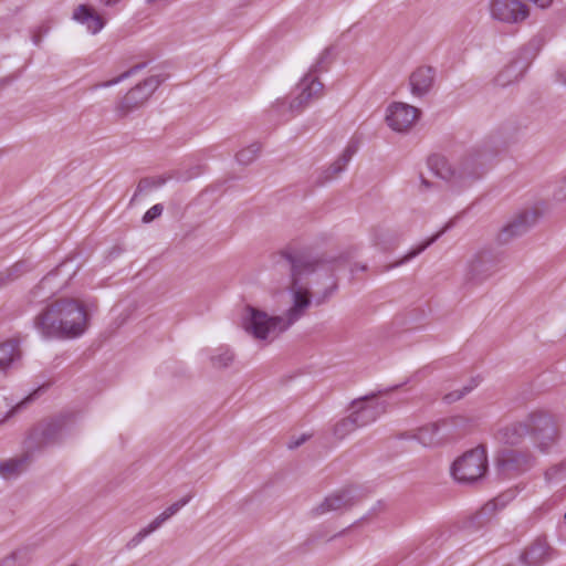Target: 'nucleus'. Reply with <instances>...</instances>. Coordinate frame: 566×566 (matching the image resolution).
I'll use <instances>...</instances> for the list:
<instances>
[{
    "label": "nucleus",
    "mask_w": 566,
    "mask_h": 566,
    "mask_svg": "<svg viewBox=\"0 0 566 566\" xmlns=\"http://www.w3.org/2000/svg\"><path fill=\"white\" fill-rule=\"evenodd\" d=\"M535 214L525 212L514 218L507 223L500 233V240L507 242L516 237L524 234L534 223Z\"/></svg>",
    "instance_id": "nucleus-19"
},
{
    "label": "nucleus",
    "mask_w": 566,
    "mask_h": 566,
    "mask_svg": "<svg viewBox=\"0 0 566 566\" xmlns=\"http://www.w3.org/2000/svg\"><path fill=\"white\" fill-rule=\"evenodd\" d=\"M307 440L306 434H302L297 440L290 443V448H297Z\"/></svg>",
    "instance_id": "nucleus-43"
},
{
    "label": "nucleus",
    "mask_w": 566,
    "mask_h": 566,
    "mask_svg": "<svg viewBox=\"0 0 566 566\" xmlns=\"http://www.w3.org/2000/svg\"><path fill=\"white\" fill-rule=\"evenodd\" d=\"M387 403L377 399L374 395L355 399L349 407V412L359 428L375 422L386 412Z\"/></svg>",
    "instance_id": "nucleus-11"
},
{
    "label": "nucleus",
    "mask_w": 566,
    "mask_h": 566,
    "mask_svg": "<svg viewBox=\"0 0 566 566\" xmlns=\"http://www.w3.org/2000/svg\"><path fill=\"white\" fill-rule=\"evenodd\" d=\"M549 551L545 541L537 539L523 552L520 560L525 566H541L549 559Z\"/></svg>",
    "instance_id": "nucleus-21"
},
{
    "label": "nucleus",
    "mask_w": 566,
    "mask_h": 566,
    "mask_svg": "<svg viewBox=\"0 0 566 566\" xmlns=\"http://www.w3.org/2000/svg\"><path fill=\"white\" fill-rule=\"evenodd\" d=\"M34 327L44 338H76L88 327V314L75 298L50 302L34 318Z\"/></svg>",
    "instance_id": "nucleus-2"
},
{
    "label": "nucleus",
    "mask_w": 566,
    "mask_h": 566,
    "mask_svg": "<svg viewBox=\"0 0 566 566\" xmlns=\"http://www.w3.org/2000/svg\"><path fill=\"white\" fill-rule=\"evenodd\" d=\"M535 457L530 451L503 450L499 453L495 463L496 480H504L522 474L534 467Z\"/></svg>",
    "instance_id": "nucleus-8"
},
{
    "label": "nucleus",
    "mask_w": 566,
    "mask_h": 566,
    "mask_svg": "<svg viewBox=\"0 0 566 566\" xmlns=\"http://www.w3.org/2000/svg\"><path fill=\"white\" fill-rule=\"evenodd\" d=\"M357 429H359V427L357 426L356 420L349 412L347 417L342 418L334 424L333 434L337 440H343Z\"/></svg>",
    "instance_id": "nucleus-26"
},
{
    "label": "nucleus",
    "mask_w": 566,
    "mask_h": 566,
    "mask_svg": "<svg viewBox=\"0 0 566 566\" xmlns=\"http://www.w3.org/2000/svg\"><path fill=\"white\" fill-rule=\"evenodd\" d=\"M260 150H261V145L258 143H253L250 146L241 149L237 154V160L241 165H250L251 163H253L256 159Z\"/></svg>",
    "instance_id": "nucleus-31"
},
{
    "label": "nucleus",
    "mask_w": 566,
    "mask_h": 566,
    "mask_svg": "<svg viewBox=\"0 0 566 566\" xmlns=\"http://www.w3.org/2000/svg\"><path fill=\"white\" fill-rule=\"evenodd\" d=\"M381 504H382V501H381V500H379V501L377 502V505H378V506H380Z\"/></svg>",
    "instance_id": "nucleus-48"
},
{
    "label": "nucleus",
    "mask_w": 566,
    "mask_h": 566,
    "mask_svg": "<svg viewBox=\"0 0 566 566\" xmlns=\"http://www.w3.org/2000/svg\"><path fill=\"white\" fill-rule=\"evenodd\" d=\"M462 417H454L438 423H429L417 430L415 438L424 447H436L453 436L451 428L463 421Z\"/></svg>",
    "instance_id": "nucleus-13"
},
{
    "label": "nucleus",
    "mask_w": 566,
    "mask_h": 566,
    "mask_svg": "<svg viewBox=\"0 0 566 566\" xmlns=\"http://www.w3.org/2000/svg\"><path fill=\"white\" fill-rule=\"evenodd\" d=\"M122 0H98V2L104 7H114L119 3Z\"/></svg>",
    "instance_id": "nucleus-44"
},
{
    "label": "nucleus",
    "mask_w": 566,
    "mask_h": 566,
    "mask_svg": "<svg viewBox=\"0 0 566 566\" xmlns=\"http://www.w3.org/2000/svg\"><path fill=\"white\" fill-rule=\"evenodd\" d=\"M530 413L524 420L504 427L497 432L501 442L509 446L520 444L526 436L530 437Z\"/></svg>",
    "instance_id": "nucleus-16"
},
{
    "label": "nucleus",
    "mask_w": 566,
    "mask_h": 566,
    "mask_svg": "<svg viewBox=\"0 0 566 566\" xmlns=\"http://www.w3.org/2000/svg\"><path fill=\"white\" fill-rule=\"evenodd\" d=\"M160 83L161 80L158 76H149L142 83L137 84L118 102L115 108L116 114L119 117H125L129 113L145 105Z\"/></svg>",
    "instance_id": "nucleus-9"
},
{
    "label": "nucleus",
    "mask_w": 566,
    "mask_h": 566,
    "mask_svg": "<svg viewBox=\"0 0 566 566\" xmlns=\"http://www.w3.org/2000/svg\"><path fill=\"white\" fill-rule=\"evenodd\" d=\"M358 270H361V271L366 270V265L358 266Z\"/></svg>",
    "instance_id": "nucleus-47"
},
{
    "label": "nucleus",
    "mask_w": 566,
    "mask_h": 566,
    "mask_svg": "<svg viewBox=\"0 0 566 566\" xmlns=\"http://www.w3.org/2000/svg\"><path fill=\"white\" fill-rule=\"evenodd\" d=\"M22 352L18 340L9 339L0 344V370L7 371L21 360Z\"/></svg>",
    "instance_id": "nucleus-22"
},
{
    "label": "nucleus",
    "mask_w": 566,
    "mask_h": 566,
    "mask_svg": "<svg viewBox=\"0 0 566 566\" xmlns=\"http://www.w3.org/2000/svg\"><path fill=\"white\" fill-rule=\"evenodd\" d=\"M489 471L488 449L479 444L454 459L450 465V475L459 484L478 485Z\"/></svg>",
    "instance_id": "nucleus-4"
},
{
    "label": "nucleus",
    "mask_w": 566,
    "mask_h": 566,
    "mask_svg": "<svg viewBox=\"0 0 566 566\" xmlns=\"http://www.w3.org/2000/svg\"><path fill=\"white\" fill-rule=\"evenodd\" d=\"M452 226V222H449L444 226V228H442L438 233H436L434 235H432L431 238H429L427 241H424L423 243L419 244L418 247L413 248L412 250H410L402 259H400L398 262L391 264V265H388L386 266V269L384 271H388L390 269H394L396 266H399V265H402L405 264L406 262L410 261L411 259L416 258L417 255H419L421 252H423L428 247H430L433 242H436L440 235H442L450 227Z\"/></svg>",
    "instance_id": "nucleus-24"
},
{
    "label": "nucleus",
    "mask_w": 566,
    "mask_h": 566,
    "mask_svg": "<svg viewBox=\"0 0 566 566\" xmlns=\"http://www.w3.org/2000/svg\"><path fill=\"white\" fill-rule=\"evenodd\" d=\"M436 71L431 66H420L409 76L410 93L416 98H422L433 87Z\"/></svg>",
    "instance_id": "nucleus-15"
},
{
    "label": "nucleus",
    "mask_w": 566,
    "mask_h": 566,
    "mask_svg": "<svg viewBox=\"0 0 566 566\" xmlns=\"http://www.w3.org/2000/svg\"><path fill=\"white\" fill-rule=\"evenodd\" d=\"M489 11L492 19L514 24L524 21L528 14V7L520 0H490Z\"/></svg>",
    "instance_id": "nucleus-12"
},
{
    "label": "nucleus",
    "mask_w": 566,
    "mask_h": 566,
    "mask_svg": "<svg viewBox=\"0 0 566 566\" xmlns=\"http://www.w3.org/2000/svg\"><path fill=\"white\" fill-rule=\"evenodd\" d=\"M421 186L427 189V188H429L430 182L428 180H426L424 178H421Z\"/></svg>",
    "instance_id": "nucleus-46"
},
{
    "label": "nucleus",
    "mask_w": 566,
    "mask_h": 566,
    "mask_svg": "<svg viewBox=\"0 0 566 566\" xmlns=\"http://www.w3.org/2000/svg\"><path fill=\"white\" fill-rule=\"evenodd\" d=\"M144 67H145V63L137 64V65L130 67L129 70H127L126 72L122 73L117 77L113 78V80H109V81H106V82H102V83H98V84L94 85L93 88L94 90H98V88L109 87V86L116 85V84L123 82L124 80L135 75L136 73H138Z\"/></svg>",
    "instance_id": "nucleus-32"
},
{
    "label": "nucleus",
    "mask_w": 566,
    "mask_h": 566,
    "mask_svg": "<svg viewBox=\"0 0 566 566\" xmlns=\"http://www.w3.org/2000/svg\"><path fill=\"white\" fill-rule=\"evenodd\" d=\"M291 282L286 287L290 306L282 315L271 316L255 307H247L244 328L255 339L271 343L290 326L300 321L314 303L324 304L333 294L334 289H326L322 295L314 296L311 287L323 270V261L313 256L290 259Z\"/></svg>",
    "instance_id": "nucleus-1"
},
{
    "label": "nucleus",
    "mask_w": 566,
    "mask_h": 566,
    "mask_svg": "<svg viewBox=\"0 0 566 566\" xmlns=\"http://www.w3.org/2000/svg\"><path fill=\"white\" fill-rule=\"evenodd\" d=\"M554 198L558 201L566 200V176L557 184L554 190Z\"/></svg>",
    "instance_id": "nucleus-40"
},
{
    "label": "nucleus",
    "mask_w": 566,
    "mask_h": 566,
    "mask_svg": "<svg viewBox=\"0 0 566 566\" xmlns=\"http://www.w3.org/2000/svg\"><path fill=\"white\" fill-rule=\"evenodd\" d=\"M475 386H476V384L474 381H472L470 386H464L462 389L454 390V391L448 394L444 397V399L448 402H453L455 400H459V399L463 398L467 394H469Z\"/></svg>",
    "instance_id": "nucleus-38"
},
{
    "label": "nucleus",
    "mask_w": 566,
    "mask_h": 566,
    "mask_svg": "<svg viewBox=\"0 0 566 566\" xmlns=\"http://www.w3.org/2000/svg\"><path fill=\"white\" fill-rule=\"evenodd\" d=\"M165 184L164 179H143L139 181L137 186V192H144L150 190L151 188L161 187Z\"/></svg>",
    "instance_id": "nucleus-37"
},
{
    "label": "nucleus",
    "mask_w": 566,
    "mask_h": 566,
    "mask_svg": "<svg viewBox=\"0 0 566 566\" xmlns=\"http://www.w3.org/2000/svg\"><path fill=\"white\" fill-rule=\"evenodd\" d=\"M545 481L554 486L564 485L566 483V459L545 472Z\"/></svg>",
    "instance_id": "nucleus-29"
},
{
    "label": "nucleus",
    "mask_w": 566,
    "mask_h": 566,
    "mask_svg": "<svg viewBox=\"0 0 566 566\" xmlns=\"http://www.w3.org/2000/svg\"><path fill=\"white\" fill-rule=\"evenodd\" d=\"M507 266V256L503 252L481 250L473 254L465 266V280L480 284Z\"/></svg>",
    "instance_id": "nucleus-6"
},
{
    "label": "nucleus",
    "mask_w": 566,
    "mask_h": 566,
    "mask_svg": "<svg viewBox=\"0 0 566 566\" xmlns=\"http://www.w3.org/2000/svg\"><path fill=\"white\" fill-rule=\"evenodd\" d=\"M0 566H17V563L13 560L11 555H8L0 560Z\"/></svg>",
    "instance_id": "nucleus-42"
},
{
    "label": "nucleus",
    "mask_w": 566,
    "mask_h": 566,
    "mask_svg": "<svg viewBox=\"0 0 566 566\" xmlns=\"http://www.w3.org/2000/svg\"><path fill=\"white\" fill-rule=\"evenodd\" d=\"M421 116L420 108L403 102H392L386 108L387 126L399 134L409 133Z\"/></svg>",
    "instance_id": "nucleus-10"
},
{
    "label": "nucleus",
    "mask_w": 566,
    "mask_h": 566,
    "mask_svg": "<svg viewBox=\"0 0 566 566\" xmlns=\"http://www.w3.org/2000/svg\"><path fill=\"white\" fill-rule=\"evenodd\" d=\"M389 238L388 231L382 229H374L371 233V241L375 247L382 250L388 249L387 239Z\"/></svg>",
    "instance_id": "nucleus-35"
},
{
    "label": "nucleus",
    "mask_w": 566,
    "mask_h": 566,
    "mask_svg": "<svg viewBox=\"0 0 566 566\" xmlns=\"http://www.w3.org/2000/svg\"><path fill=\"white\" fill-rule=\"evenodd\" d=\"M530 439L539 453H551L558 446L560 432L555 417L544 410L530 413Z\"/></svg>",
    "instance_id": "nucleus-5"
},
{
    "label": "nucleus",
    "mask_w": 566,
    "mask_h": 566,
    "mask_svg": "<svg viewBox=\"0 0 566 566\" xmlns=\"http://www.w3.org/2000/svg\"><path fill=\"white\" fill-rule=\"evenodd\" d=\"M326 54H322L317 62L311 66L308 72L301 78L296 85V95L290 103L292 113L302 112L312 101L323 96L324 85L316 76V73L323 70L322 64Z\"/></svg>",
    "instance_id": "nucleus-7"
},
{
    "label": "nucleus",
    "mask_w": 566,
    "mask_h": 566,
    "mask_svg": "<svg viewBox=\"0 0 566 566\" xmlns=\"http://www.w3.org/2000/svg\"><path fill=\"white\" fill-rule=\"evenodd\" d=\"M358 147H359L358 142L352 139L347 144V146L345 147L343 153L337 157V159L334 163H332L329 165V167L326 168L322 172V181L325 182V181L332 180L333 178H335L339 174H342L346 169V167H347L348 163L352 160L353 156L357 153Z\"/></svg>",
    "instance_id": "nucleus-17"
},
{
    "label": "nucleus",
    "mask_w": 566,
    "mask_h": 566,
    "mask_svg": "<svg viewBox=\"0 0 566 566\" xmlns=\"http://www.w3.org/2000/svg\"><path fill=\"white\" fill-rule=\"evenodd\" d=\"M497 497H492L469 521V527L479 528L489 522L499 510Z\"/></svg>",
    "instance_id": "nucleus-23"
},
{
    "label": "nucleus",
    "mask_w": 566,
    "mask_h": 566,
    "mask_svg": "<svg viewBox=\"0 0 566 566\" xmlns=\"http://www.w3.org/2000/svg\"><path fill=\"white\" fill-rule=\"evenodd\" d=\"M522 74V70L517 66L516 63L509 65L505 67L496 77V83L501 86H505L517 80V77Z\"/></svg>",
    "instance_id": "nucleus-30"
},
{
    "label": "nucleus",
    "mask_w": 566,
    "mask_h": 566,
    "mask_svg": "<svg viewBox=\"0 0 566 566\" xmlns=\"http://www.w3.org/2000/svg\"><path fill=\"white\" fill-rule=\"evenodd\" d=\"M163 210H164V207L159 203L153 206L150 209H148L145 212V214L143 217V222H145V223L151 222L153 220H155L163 213Z\"/></svg>",
    "instance_id": "nucleus-39"
},
{
    "label": "nucleus",
    "mask_w": 566,
    "mask_h": 566,
    "mask_svg": "<svg viewBox=\"0 0 566 566\" xmlns=\"http://www.w3.org/2000/svg\"><path fill=\"white\" fill-rule=\"evenodd\" d=\"M11 557L17 563V566H28L32 560V548L21 547L12 552Z\"/></svg>",
    "instance_id": "nucleus-33"
},
{
    "label": "nucleus",
    "mask_w": 566,
    "mask_h": 566,
    "mask_svg": "<svg viewBox=\"0 0 566 566\" xmlns=\"http://www.w3.org/2000/svg\"><path fill=\"white\" fill-rule=\"evenodd\" d=\"M430 167L437 177L457 190L473 185L484 171L483 164L476 154H468L455 161L436 157L431 159Z\"/></svg>",
    "instance_id": "nucleus-3"
},
{
    "label": "nucleus",
    "mask_w": 566,
    "mask_h": 566,
    "mask_svg": "<svg viewBox=\"0 0 566 566\" xmlns=\"http://www.w3.org/2000/svg\"><path fill=\"white\" fill-rule=\"evenodd\" d=\"M32 461L31 454L24 452L20 455L0 460V476L10 480L24 472Z\"/></svg>",
    "instance_id": "nucleus-20"
},
{
    "label": "nucleus",
    "mask_w": 566,
    "mask_h": 566,
    "mask_svg": "<svg viewBox=\"0 0 566 566\" xmlns=\"http://www.w3.org/2000/svg\"><path fill=\"white\" fill-rule=\"evenodd\" d=\"M234 360V354L229 347H219L210 357V361L213 368H227Z\"/></svg>",
    "instance_id": "nucleus-27"
},
{
    "label": "nucleus",
    "mask_w": 566,
    "mask_h": 566,
    "mask_svg": "<svg viewBox=\"0 0 566 566\" xmlns=\"http://www.w3.org/2000/svg\"><path fill=\"white\" fill-rule=\"evenodd\" d=\"M73 19L85 25L92 34L98 33L105 25L103 18L90 6L80 4L73 11Z\"/></svg>",
    "instance_id": "nucleus-18"
},
{
    "label": "nucleus",
    "mask_w": 566,
    "mask_h": 566,
    "mask_svg": "<svg viewBox=\"0 0 566 566\" xmlns=\"http://www.w3.org/2000/svg\"><path fill=\"white\" fill-rule=\"evenodd\" d=\"M504 566H512V565H504Z\"/></svg>",
    "instance_id": "nucleus-49"
},
{
    "label": "nucleus",
    "mask_w": 566,
    "mask_h": 566,
    "mask_svg": "<svg viewBox=\"0 0 566 566\" xmlns=\"http://www.w3.org/2000/svg\"><path fill=\"white\" fill-rule=\"evenodd\" d=\"M22 264H15L10 270L0 273V289L7 286L10 282L18 277Z\"/></svg>",
    "instance_id": "nucleus-36"
},
{
    "label": "nucleus",
    "mask_w": 566,
    "mask_h": 566,
    "mask_svg": "<svg viewBox=\"0 0 566 566\" xmlns=\"http://www.w3.org/2000/svg\"><path fill=\"white\" fill-rule=\"evenodd\" d=\"M292 102V99L287 98V97H282V98H277L275 99V102L272 104V111L279 115V116H285V115H290V116H294L296 115L297 113H292L290 111V103Z\"/></svg>",
    "instance_id": "nucleus-34"
},
{
    "label": "nucleus",
    "mask_w": 566,
    "mask_h": 566,
    "mask_svg": "<svg viewBox=\"0 0 566 566\" xmlns=\"http://www.w3.org/2000/svg\"><path fill=\"white\" fill-rule=\"evenodd\" d=\"M558 78L562 83L566 84V71L558 72Z\"/></svg>",
    "instance_id": "nucleus-45"
},
{
    "label": "nucleus",
    "mask_w": 566,
    "mask_h": 566,
    "mask_svg": "<svg viewBox=\"0 0 566 566\" xmlns=\"http://www.w3.org/2000/svg\"><path fill=\"white\" fill-rule=\"evenodd\" d=\"M354 497H325L323 503L315 509L316 514H324L329 511H340L354 505Z\"/></svg>",
    "instance_id": "nucleus-25"
},
{
    "label": "nucleus",
    "mask_w": 566,
    "mask_h": 566,
    "mask_svg": "<svg viewBox=\"0 0 566 566\" xmlns=\"http://www.w3.org/2000/svg\"><path fill=\"white\" fill-rule=\"evenodd\" d=\"M189 497H182L179 501L172 503L168 506L164 512H161L157 517H155L147 526L142 528L128 543L127 547L133 548L136 547L144 538L148 535L157 531L161 525L172 517L179 510H181L187 503Z\"/></svg>",
    "instance_id": "nucleus-14"
},
{
    "label": "nucleus",
    "mask_w": 566,
    "mask_h": 566,
    "mask_svg": "<svg viewBox=\"0 0 566 566\" xmlns=\"http://www.w3.org/2000/svg\"><path fill=\"white\" fill-rule=\"evenodd\" d=\"M51 280H52V274L46 275L41 281V283L32 291V295L34 298L39 295L41 290H44L46 287V285L50 283Z\"/></svg>",
    "instance_id": "nucleus-41"
},
{
    "label": "nucleus",
    "mask_w": 566,
    "mask_h": 566,
    "mask_svg": "<svg viewBox=\"0 0 566 566\" xmlns=\"http://www.w3.org/2000/svg\"><path fill=\"white\" fill-rule=\"evenodd\" d=\"M41 434L44 444L55 443L63 436V424L60 421H50L44 426Z\"/></svg>",
    "instance_id": "nucleus-28"
}]
</instances>
